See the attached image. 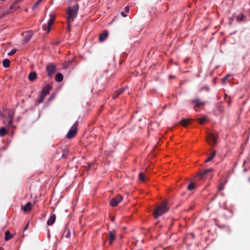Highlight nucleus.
<instances>
[{
  "mask_svg": "<svg viewBox=\"0 0 250 250\" xmlns=\"http://www.w3.org/2000/svg\"><path fill=\"white\" fill-rule=\"evenodd\" d=\"M72 61H73V60L69 61L68 64H70L72 62Z\"/></svg>",
  "mask_w": 250,
  "mask_h": 250,
  "instance_id": "47",
  "label": "nucleus"
},
{
  "mask_svg": "<svg viewBox=\"0 0 250 250\" xmlns=\"http://www.w3.org/2000/svg\"><path fill=\"white\" fill-rule=\"evenodd\" d=\"M69 151L67 148H65L62 150V157L63 158H66L67 156V154L68 153Z\"/></svg>",
  "mask_w": 250,
  "mask_h": 250,
  "instance_id": "27",
  "label": "nucleus"
},
{
  "mask_svg": "<svg viewBox=\"0 0 250 250\" xmlns=\"http://www.w3.org/2000/svg\"><path fill=\"white\" fill-rule=\"evenodd\" d=\"M244 17V15L243 14L240 13V14H238L236 16L237 21L238 22L242 21L243 20Z\"/></svg>",
  "mask_w": 250,
  "mask_h": 250,
  "instance_id": "28",
  "label": "nucleus"
},
{
  "mask_svg": "<svg viewBox=\"0 0 250 250\" xmlns=\"http://www.w3.org/2000/svg\"><path fill=\"white\" fill-rule=\"evenodd\" d=\"M227 183V181H221L220 182L218 186V189L219 191L223 190L225 188V185Z\"/></svg>",
  "mask_w": 250,
  "mask_h": 250,
  "instance_id": "21",
  "label": "nucleus"
},
{
  "mask_svg": "<svg viewBox=\"0 0 250 250\" xmlns=\"http://www.w3.org/2000/svg\"><path fill=\"white\" fill-rule=\"evenodd\" d=\"M55 80L56 82H62L63 80L62 75L60 73H57L55 76Z\"/></svg>",
  "mask_w": 250,
  "mask_h": 250,
  "instance_id": "20",
  "label": "nucleus"
},
{
  "mask_svg": "<svg viewBox=\"0 0 250 250\" xmlns=\"http://www.w3.org/2000/svg\"><path fill=\"white\" fill-rule=\"evenodd\" d=\"M64 234H65V237L66 238H68L70 236V231L69 229L66 227L64 229Z\"/></svg>",
  "mask_w": 250,
  "mask_h": 250,
  "instance_id": "26",
  "label": "nucleus"
},
{
  "mask_svg": "<svg viewBox=\"0 0 250 250\" xmlns=\"http://www.w3.org/2000/svg\"><path fill=\"white\" fill-rule=\"evenodd\" d=\"M22 0H16L12 4V5L10 6V9H17L19 8L18 6H17V4L21 1Z\"/></svg>",
  "mask_w": 250,
  "mask_h": 250,
  "instance_id": "23",
  "label": "nucleus"
},
{
  "mask_svg": "<svg viewBox=\"0 0 250 250\" xmlns=\"http://www.w3.org/2000/svg\"><path fill=\"white\" fill-rule=\"evenodd\" d=\"M51 89V86L49 84H47L44 87L42 90V94H44V95L46 96L49 92Z\"/></svg>",
  "mask_w": 250,
  "mask_h": 250,
  "instance_id": "14",
  "label": "nucleus"
},
{
  "mask_svg": "<svg viewBox=\"0 0 250 250\" xmlns=\"http://www.w3.org/2000/svg\"><path fill=\"white\" fill-rule=\"evenodd\" d=\"M7 131L4 127L0 128V136L3 137L6 134Z\"/></svg>",
  "mask_w": 250,
  "mask_h": 250,
  "instance_id": "24",
  "label": "nucleus"
},
{
  "mask_svg": "<svg viewBox=\"0 0 250 250\" xmlns=\"http://www.w3.org/2000/svg\"><path fill=\"white\" fill-rule=\"evenodd\" d=\"M217 194L216 193V194L214 195V197L211 199V201H213V200H214L216 198V197H217Z\"/></svg>",
  "mask_w": 250,
  "mask_h": 250,
  "instance_id": "43",
  "label": "nucleus"
},
{
  "mask_svg": "<svg viewBox=\"0 0 250 250\" xmlns=\"http://www.w3.org/2000/svg\"><path fill=\"white\" fill-rule=\"evenodd\" d=\"M56 220V215L55 214H52L50 216L49 219L48 220L47 222V224L48 226H51L53 225Z\"/></svg>",
  "mask_w": 250,
  "mask_h": 250,
  "instance_id": "13",
  "label": "nucleus"
},
{
  "mask_svg": "<svg viewBox=\"0 0 250 250\" xmlns=\"http://www.w3.org/2000/svg\"><path fill=\"white\" fill-rule=\"evenodd\" d=\"M108 33L107 31H104V32L101 34L99 38V40L100 42H103L104 41L106 38L108 37Z\"/></svg>",
  "mask_w": 250,
  "mask_h": 250,
  "instance_id": "17",
  "label": "nucleus"
},
{
  "mask_svg": "<svg viewBox=\"0 0 250 250\" xmlns=\"http://www.w3.org/2000/svg\"><path fill=\"white\" fill-rule=\"evenodd\" d=\"M78 10L79 4L77 3L72 6L68 7L67 8V22L68 23V26L66 30L68 32L70 31V23L72 22L75 18L77 17Z\"/></svg>",
  "mask_w": 250,
  "mask_h": 250,
  "instance_id": "1",
  "label": "nucleus"
},
{
  "mask_svg": "<svg viewBox=\"0 0 250 250\" xmlns=\"http://www.w3.org/2000/svg\"><path fill=\"white\" fill-rule=\"evenodd\" d=\"M78 125V121H76L73 125L71 129L68 131L66 137L68 139H71L75 136L77 132V127Z\"/></svg>",
  "mask_w": 250,
  "mask_h": 250,
  "instance_id": "4",
  "label": "nucleus"
},
{
  "mask_svg": "<svg viewBox=\"0 0 250 250\" xmlns=\"http://www.w3.org/2000/svg\"><path fill=\"white\" fill-rule=\"evenodd\" d=\"M123 200V197L120 195H117L116 197L112 198L110 201V204L112 207L116 206L119 203L121 202Z\"/></svg>",
  "mask_w": 250,
  "mask_h": 250,
  "instance_id": "6",
  "label": "nucleus"
},
{
  "mask_svg": "<svg viewBox=\"0 0 250 250\" xmlns=\"http://www.w3.org/2000/svg\"><path fill=\"white\" fill-rule=\"evenodd\" d=\"M60 43V42L58 41V42H56L55 43V44L56 45H58L59 43Z\"/></svg>",
  "mask_w": 250,
  "mask_h": 250,
  "instance_id": "45",
  "label": "nucleus"
},
{
  "mask_svg": "<svg viewBox=\"0 0 250 250\" xmlns=\"http://www.w3.org/2000/svg\"><path fill=\"white\" fill-rule=\"evenodd\" d=\"M191 102L192 104H194L193 108L196 111H198L197 108H199L205 104V103L199 99L192 100Z\"/></svg>",
  "mask_w": 250,
  "mask_h": 250,
  "instance_id": "8",
  "label": "nucleus"
},
{
  "mask_svg": "<svg viewBox=\"0 0 250 250\" xmlns=\"http://www.w3.org/2000/svg\"><path fill=\"white\" fill-rule=\"evenodd\" d=\"M170 77V78H174V76H170V77Z\"/></svg>",
  "mask_w": 250,
  "mask_h": 250,
  "instance_id": "48",
  "label": "nucleus"
},
{
  "mask_svg": "<svg viewBox=\"0 0 250 250\" xmlns=\"http://www.w3.org/2000/svg\"><path fill=\"white\" fill-rule=\"evenodd\" d=\"M167 201H163L161 203L158 205L153 211V215L155 219H157L160 216L166 213L169 210L167 206Z\"/></svg>",
  "mask_w": 250,
  "mask_h": 250,
  "instance_id": "2",
  "label": "nucleus"
},
{
  "mask_svg": "<svg viewBox=\"0 0 250 250\" xmlns=\"http://www.w3.org/2000/svg\"><path fill=\"white\" fill-rule=\"evenodd\" d=\"M10 117L13 118V114H11V110L9 111V119H10Z\"/></svg>",
  "mask_w": 250,
  "mask_h": 250,
  "instance_id": "40",
  "label": "nucleus"
},
{
  "mask_svg": "<svg viewBox=\"0 0 250 250\" xmlns=\"http://www.w3.org/2000/svg\"><path fill=\"white\" fill-rule=\"evenodd\" d=\"M111 221H112V222H113V221H114V217H113L111 218Z\"/></svg>",
  "mask_w": 250,
  "mask_h": 250,
  "instance_id": "46",
  "label": "nucleus"
},
{
  "mask_svg": "<svg viewBox=\"0 0 250 250\" xmlns=\"http://www.w3.org/2000/svg\"><path fill=\"white\" fill-rule=\"evenodd\" d=\"M116 234V230L114 229L112 231H110L108 232V240L110 245L113 244V242L115 239Z\"/></svg>",
  "mask_w": 250,
  "mask_h": 250,
  "instance_id": "9",
  "label": "nucleus"
},
{
  "mask_svg": "<svg viewBox=\"0 0 250 250\" xmlns=\"http://www.w3.org/2000/svg\"><path fill=\"white\" fill-rule=\"evenodd\" d=\"M0 116L4 118V119L3 120V123L5 124V122H6L5 119H6V117L1 112H0Z\"/></svg>",
  "mask_w": 250,
  "mask_h": 250,
  "instance_id": "37",
  "label": "nucleus"
},
{
  "mask_svg": "<svg viewBox=\"0 0 250 250\" xmlns=\"http://www.w3.org/2000/svg\"><path fill=\"white\" fill-rule=\"evenodd\" d=\"M55 17L53 15H50V19L47 22V24H44L42 25V29L44 31H47L49 33L50 31V28L55 21Z\"/></svg>",
  "mask_w": 250,
  "mask_h": 250,
  "instance_id": "5",
  "label": "nucleus"
},
{
  "mask_svg": "<svg viewBox=\"0 0 250 250\" xmlns=\"http://www.w3.org/2000/svg\"><path fill=\"white\" fill-rule=\"evenodd\" d=\"M0 250H2L0 248Z\"/></svg>",
  "mask_w": 250,
  "mask_h": 250,
  "instance_id": "50",
  "label": "nucleus"
},
{
  "mask_svg": "<svg viewBox=\"0 0 250 250\" xmlns=\"http://www.w3.org/2000/svg\"><path fill=\"white\" fill-rule=\"evenodd\" d=\"M194 188H195V187H194L193 183H191L190 184L188 185V190H191L193 189Z\"/></svg>",
  "mask_w": 250,
  "mask_h": 250,
  "instance_id": "32",
  "label": "nucleus"
},
{
  "mask_svg": "<svg viewBox=\"0 0 250 250\" xmlns=\"http://www.w3.org/2000/svg\"><path fill=\"white\" fill-rule=\"evenodd\" d=\"M28 223L27 224H26V225L24 227L23 231H25L26 229H28Z\"/></svg>",
  "mask_w": 250,
  "mask_h": 250,
  "instance_id": "41",
  "label": "nucleus"
},
{
  "mask_svg": "<svg viewBox=\"0 0 250 250\" xmlns=\"http://www.w3.org/2000/svg\"><path fill=\"white\" fill-rule=\"evenodd\" d=\"M213 171V169L212 168H210L208 169H207L204 170L203 171H201L198 174L197 176L200 177V178L203 177L206 175H208L209 173H211Z\"/></svg>",
  "mask_w": 250,
  "mask_h": 250,
  "instance_id": "10",
  "label": "nucleus"
},
{
  "mask_svg": "<svg viewBox=\"0 0 250 250\" xmlns=\"http://www.w3.org/2000/svg\"><path fill=\"white\" fill-rule=\"evenodd\" d=\"M121 14L122 15V16H123L124 17H126V15H125L124 12H122L121 13Z\"/></svg>",
  "mask_w": 250,
  "mask_h": 250,
  "instance_id": "42",
  "label": "nucleus"
},
{
  "mask_svg": "<svg viewBox=\"0 0 250 250\" xmlns=\"http://www.w3.org/2000/svg\"><path fill=\"white\" fill-rule=\"evenodd\" d=\"M215 154H216V151H215V150H214L212 151V154L209 156V157L210 158H211L212 160L213 159V158L215 156Z\"/></svg>",
  "mask_w": 250,
  "mask_h": 250,
  "instance_id": "36",
  "label": "nucleus"
},
{
  "mask_svg": "<svg viewBox=\"0 0 250 250\" xmlns=\"http://www.w3.org/2000/svg\"><path fill=\"white\" fill-rule=\"evenodd\" d=\"M191 120H192L191 119H183L181 120L180 123L184 127H186L190 123Z\"/></svg>",
  "mask_w": 250,
  "mask_h": 250,
  "instance_id": "16",
  "label": "nucleus"
},
{
  "mask_svg": "<svg viewBox=\"0 0 250 250\" xmlns=\"http://www.w3.org/2000/svg\"><path fill=\"white\" fill-rule=\"evenodd\" d=\"M16 50L15 49H13L8 53V55L9 56H12L16 53Z\"/></svg>",
  "mask_w": 250,
  "mask_h": 250,
  "instance_id": "35",
  "label": "nucleus"
},
{
  "mask_svg": "<svg viewBox=\"0 0 250 250\" xmlns=\"http://www.w3.org/2000/svg\"><path fill=\"white\" fill-rule=\"evenodd\" d=\"M139 179L141 181L145 182L146 181V177L143 172H141L139 175Z\"/></svg>",
  "mask_w": 250,
  "mask_h": 250,
  "instance_id": "25",
  "label": "nucleus"
},
{
  "mask_svg": "<svg viewBox=\"0 0 250 250\" xmlns=\"http://www.w3.org/2000/svg\"><path fill=\"white\" fill-rule=\"evenodd\" d=\"M45 96H46L44 95V94H42L41 93L40 97V98L39 99V100L38 101V103L39 104L42 103L43 101Z\"/></svg>",
  "mask_w": 250,
  "mask_h": 250,
  "instance_id": "30",
  "label": "nucleus"
},
{
  "mask_svg": "<svg viewBox=\"0 0 250 250\" xmlns=\"http://www.w3.org/2000/svg\"><path fill=\"white\" fill-rule=\"evenodd\" d=\"M126 86H125L122 88H120L119 90L115 91V93L113 95L112 97L113 99H115L118 97V96L121 95L125 90Z\"/></svg>",
  "mask_w": 250,
  "mask_h": 250,
  "instance_id": "12",
  "label": "nucleus"
},
{
  "mask_svg": "<svg viewBox=\"0 0 250 250\" xmlns=\"http://www.w3.org/2000/svg\"><path fill=\"white\" fill-rule=\"evenodd\" d=\"M33 35V32L31 30L25 32L22 34V36L26 42H28L30 40Z\"/></svg>",
  "mask_w": 250,
  "mask_h": 250,
  "instance_id": "11",
  "label": "nucleus"
},
{
  "mask_svg": "<svg viewBox=\"0 0 250 250\" xmlns=\"http://www.w3.org/2000/svg\"><path fill=\"white\" fill-rule=\"evenodd\" d=\"M10 62L9 60L7 59H4L2 62V65L3 67L5 68H8L10 66Z\"/></svg>",
  "mask_w": 250,
  "mask_h": 250,
  "instance_id": "22",
  "label": "nucleus"
},
{
  "mask_svg": "<svg viewBox=\"0 0 250 250\" xmlns=\"http://www.w3.org/2000/svg\"><path fill=\"white\" fill-rule=\"evenodd\" d=\"M37 76L36 72L32 71L29 74L28 78L30 81L33 82L37 79Z\"/></svg>",
  "mask_w": 250,
  "mask_h": 250,
  "instance_id": "15",
  "label": "nucleus"
},
{
  "mask_svg": "<svg viewBox=\"0 0 250 250\" xmlns=\"http://www.w3.org/2000/svg\"><path fill=\"white\" fill-rule=\"evenodd\" d=\"M197 120L199 122V124H203L205 122L207 121V118L206 117H202L201 118L197 119Z\"/></svg>",
  "mask_w": 250,
  "mask_h": 250,
  "instance_id": "29",
  "label": "nucleus"
},
{
  "mask_svg": "<svg viewBox=\"0 0 250 250\" xmlns=\"http://www.w3.org/2000/svg\"><path fill=\"white\" fill-rule=\"evenodd\" d=\"M227 79V77H225L222 80V82L223 83H225V82L226 81V80Z\"/></svg>",
  "mask_w": 250,
  "mask_h": 250,
  "instance_id": "44",
  "label": "nucleus"
},
{
  "mask_svg": "<svg viewBox=\"0 0 250 250\" xmlns=\"http://www.w3.org/2000/svg\"><path fill=\"white\" fill-rule=\"evenodd\" d=\"M211 160H212L211 158H210V157L209 156V157H208V158L207 160H206L205 162H206V163H208V162H209L211 161Z\"/></svg>",
  "mask_w": 250,
  "mask_h": 250,
  "instance_id": "38",
  "label": "nucleus"
},
{
  "mask_svg": "<svg viewBox=\"0 0 250 250\" xmlns=\"http://www.w3.org/2000/svg\"><path fill=\"white\" fill-rule=\"evenodd\" d=\"M31 203L30 202L27 203L22 208V209L24 212L31 210Z\"/></svg>",
  "mask_w": 250,
  "mask_h": 250,
  "instance_id": "19",
  "label": "nucleus"
},
{
  "mask_svg": "<svg viewBox=\"0 0 250 250\" xmlns=\"http://www.w3.org/2000/svg\"><path fill=\"white\" fill-rule=\"evenodd\" d=\"M216 136L210 133H208L207 136V141L210 145H214L216 143Z\"/></svg>",
  "mask_w": 250,
  "mask_h": 250,
  "instance_id": "7",
  "label": "nucleus"
},
{
  "mask_svg": "<svg viewBox=\"0 0 250 250\" xmlns=\"http://www.w3.org/2000/svg\"><path fill=\"white\" fill-rule=\"evenodd\" d=\"M13 237V235L11 234L9 230H7L5 232L4 240L7 241L12 239Z\"/></svg>",
  "mask_w": 250,
  "mask_h": 250,
  "instance_id": "18",
  "label": "nucleus"
},
{
  "mask_svg": "<svg viewBox=\"0 0 250 250\" xmlns=\"http://www.w3.org/2000/svg\"><path fill=\"white\" fill-rule=\"evenodd\" d=\"M56 71V65L53 63H49L46 66V71L48 77H52Z\"/></svg>",
  "mask_w": 250,
  "mask_h": 250,
  "instance_id": "3",
  "label": "nucleus"
},
{
  "mask_svg": "<svg viewBox=\"0 0 250 250\" xmlns=\"http://www.w3.org/2000/svg\"><path fill=\"white\" fill-rule=\"evenodd\" d=\"M216 107L220 112H222L223 111V107L222 106L221 104H218L216 105Z\"/></svg>",
  "mask_w": 250,
  "mask_h": 250,
  "instance_id": "33",
  "label": "nucleus"
},
{
  "mask_svg": "<svg viewBox=\"0 0 250 250\" xmlns=\"http://www.w3.org/2000/svg\"><path fill=\"white\" fill-rule=\"evenodd\" d=\"M8 125L9 126H10L12 125L13 123V119L12 117H10V119H8V121H7Z\"/></svg>",
  "mask_w": 250,
  "mask_h": 250,
  "instance_id": "34",
  "label": "nucleus"
},
{
  "mask_svg": "<svg viewBox=\"0 0 250 250\" xmlns=\"http://www.w3.org/2000/svg\"><path fill=\"white\" fill-rule=\"evenodd\" d=\"M249 181H250V179H249Z\"/></svg>",
  "mask_w": 250,
  "mask_h": 250,
  "instance_id": "49",
  "label": "nucleus"
},
{
  "mask_svg": "<svg viewBox=\"0 0 250 250\" xmlns=\"http://www.w3.org/2000/svg\"><path fill=\"white\" fill-rule=\"evenodd\" d=\"M42 0H38L34 4V5L32 7V9L33 10H35L38 7V6L39 5V4L40 3V2L42 1Z\"/></svg>",
  "mask_w": 250,
  "mask_h": 250,
  "instance_id": "31",
  "label": "nucleus"
},
{
  "mask_svg": "<svg viewBox=\"0 0 250 250\" xmlns=\"http://www.w3.org/2000/svg\"><path fill=\"white\" fill-rule=\"evenodd\" d=\"M129 7L128 6H127L125 7V11L126 12H129Z\"/></svg>",
  "mask_w": 250,
  "mask_h": 250,
  "instance_id": "39",
  "label": "nucleus"
}]
</instances>
